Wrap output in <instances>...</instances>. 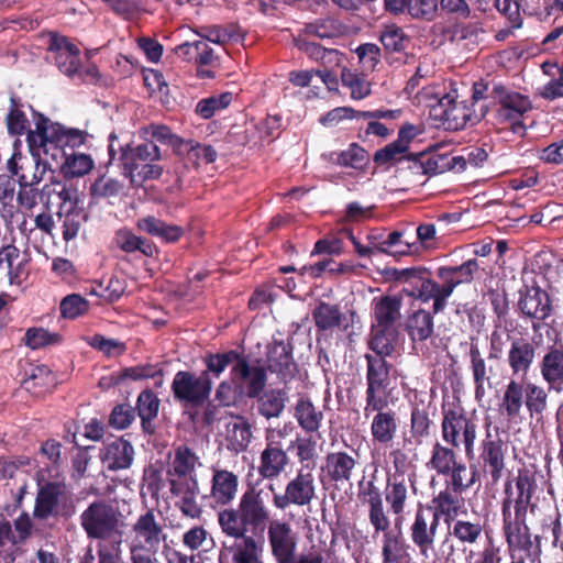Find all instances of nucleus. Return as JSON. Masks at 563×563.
<instances>
[{"label":"nucleus","instance_id":"32","mask_svg":"<svg viewBox=\"0 0 563 563\" xmlns=\"http://www.w3.org/2000/svg\"><path fill=\"white\" fill-rule=\"evenodd\" d=\"M134 539L132 542H142L147 549H158L164 540V529L156 520L153 510H147L141 515L132 526Z\"/></svg>","mask_w":563,"mask_h":563},{"label":"nucleus","instance_id":"60","mask_svg":"<svg viewBox=\"0 0 563 563\" xmlns=\"http://www.w3.org/2000/svg\"><path fill=\"white\" fill-rule=\"evenodd\" d=\"M135 417V409L130 404H118L112 408L108 423L115 430H125L134 422Z\"/></svg>","mask_w":563,"mask_h":563},{"label":"nucleus","instance_id":"55","mask_svg":"<svg viewBox=\"0 0 563 563\" xmlns=\"http://www.w3.org/2000/svg\"><path fill=\"white\" fill-rule=\"evenodd\" d=\"M124 189V183L118 178H95L90 185V195L95 199L119 197Z\"/></svg>","mask_w":563,"mask_h":563},{"label":"nucleus","instance_id":"42","mask_svg":"<svg viewBox=\"0 0 563 563\" xmlns=\"http://www.w3.org/2000/svg\"><path fill=\"white\" fill-rule=\"evenodd\" d=\"M479 269L476 258L465 261L460 265H444L438 267L435 276L438 279L448 282L454 290L462 284H471Z\"/></svg>","mask_w":563,"mask_h":563},{"label":"nucleus","instance_id":"50","mask_svg":"<svg viewBox=\"0 0 563 563\" xmlns=\"http://www.w3.org/2000/svg\"><path fill=\"white\" fill-rule=\"evenodd\" d=\"M243 389L238 385V380L231 376L230 379L220 382L214 389V397L211 399L217 408V421L219 420L220 408H230L236 406L241 399Z\"/></svg>","mask_w":563,"mask_h":563},{"label":"nucleus","instance_id":"35","mask_svg":"<svg viewBox=\"0 0 563 563\" xmlns=\"http://www.w3.org/2000/svg\"><path fill=\"white\" fill-rule=\"evenodd\" d=\"M375 533L383 532L382 563H408L410 560L409 544L401 531L395 532L390 527L386 530L374 529Z\"/></svg>","mask_w":563,"mask_h":563},{"label":"nucleus","instance_id":"37","mask_svg":"<svg viewBox=\"0 0 563 563\" xmlns=\"http://www.w3.org/2000/svg\"><path fill=\"white\" fill-rule=\"evenodd\" d=\"M100 457L110 471L126 470L132 465L134 448L128 440L117 438L104 446Z\"/></svg>","mask_w":563,"mask_h":563},{"label":"nucleus","instance_id":"63","mask_svg":"<svg viewBox=\"0 0 563 563\" xmlns=\"http://www.w3.org/2000/svg\"><path fill=\"white\" fill-rule=\"evenodd\" d=\"M233 99L231 92H223L220 96H212L207 99H202L196 107V112L203 119L211 118L217 110L224 109L228 107Z\"/></svg>","mask_w":563,"mask_h":563},{"label":"nucleus","instance_id":"26","mask_svg":"<svg viewBox=\"0 0 563 563\" xmlns=\"http://www.w3.org/2000/svg\"><path fill=\"white\" fill-rule=\"evenodd\" d=\"M358 499L368 506V520L373 529L386 530L390 527V520L384 507L380 489L374 481L360 482Z\"/></svg>","mask_w":563,"mask_h":563},{"label":"nucleus","instance_id":"5","mask_svg":"<svg viewBox=\"0 0 563 563\" xmlns=\"http://www.w3.org/2000/svg\"><path fill=\"white\" fill-rule=\"evenodd\" d=\"M53 199L58 205L57 217L62 223L63 240L68 243L75 240L84 223L89 219V214L79 206L80 197L76 188L68 187L59 180L53 178L51 185L43 187L42 201L46 210H51Z\"/></svg>","mask_w":563,"mask_h":563},{"label":"nucleus","instance_id":"20","mask_svg":"<svg viewBox=\"0 0 563 563\" xmlns=\"http://www.w3.org/2000/svg\"><path fill=\"white\" fill-rule=\"evenodd\" d=\"M468 355L475 399L481 401L486 397L487 389L492 388V379L498 376V365L496 362H488V356L483 355L476 339L471 340Z\"/></svg>","mask_w":563,"mask_h":563},{"label":"nucleus","instance_id":"54","mask_svg":"<svg viewBox=\"0 0 563 563\" xmlns=\"http://www.w3.org/2000/svg\"><path fill=\"white\" fill-rule=\"evenodd\" d=\"M143 131L146 135L151 136L150 141L169 145L177 156L184 155V147L187 146V140L174 134L168 126L152 124L144 128Z\"/></svg>","mask_w":563,"mask_h":563},{"label":"nucleus","instance_id":"14","mask_svg":"<svg viewBox=\"0 0 563 563\" xmlns=\"http://www.w3.org/2000/svg\"><path fill=\"white\" fill-rule=\"evenodd\" d=\"M364 358L366 361L365 404L389 400L393 390L390 388L393 364L369 353H366Z\"/></svg>","mask_w":563,"mask_h":563},{"label":"nucleus","instance_id":"62","mask_svg":"<svg viewBox=\"0 0 563 563\" xmlns=\"http://www.w3.org/2000/svg\"><path fill=\"white\" fill-rule=\"evenodd\" d=\"M483 528L479 522L456 520L453 525L452 536L462 543H476L482 536Z\"/></svg>","mask_w":563,"mask_h":563},{"label":"nucleus","instance_id":"7","mask_svg":"<svg viewBox=\"0 0 563 563\" xmlns=\"http://www.w3.org/2000/svg\"><path fill=\"white\" fill-rule=\"evenodd\" d=\"M265 533L275 563H325L321 553L300 554L297 558L298 534L286 520L274 519Z\"/></svg>","mask_w":563,"mask_h":563},{"label":"nucleus","instance_id":"16","mask_svg":"<svg viewBox=\"0 0 563 563\" xmlns=\"http://www.w3.org/2000/svg\"><path fill=\"white\" fill-rule=\"evenodd\" d=\"M492 93L499 103L498 120L509 122L515 133L523 134L525 125L520 119L532 108L529 99L520 93L507 91L501 85L494 86Z\"/></svg>","mask_w":563,"mask_h":563},{"label":"nucleus","instance_id":"2","mask_svg":"<svg viewBox=\"0 0 563 563\" xmlns=\"http://www.w3.org/2000/svg\"><path fill=\"white\" fill-rule=\"evenodd\" d=\"M537 357V346L526 338L514 339L507 352L511 377L505 385L499 410L509 422L522 419L525 407L531 417L542 415L548 408V393L536 383L527 380Z\"/></svg>","mask_w":563,"mask_h":563},{"label":"nucleus","instance_id":"64","mask_svg":"<svg viewBox=\"0 0 563 563\" xmlns=\"http://www.w3.org/2000/svg\"><path fill=\"white\" fill-rule=\"evenodd\" d=\"M408 151L394 141L374 154V162L379 165H390L407 158Z\"/></svg>","mask_w":563,"mask_h":563},{"label":"nucleus","instance_id":"33","mask_svg":"<svg viewBox=\"0 0 563 563\" xmlns=\"http://www.w3.org/2000/svg\"><path fill=\"white\" fill-rule=\"evenodd\" d=\"M357 465L356 457L345 451L330 452L324 457L322 471L332 483H345L352 479Z\"/></svg>","mask_w":563,"mask_h":563},{"label":"nucleus","instance_id":"12","mask_svg":"<svg viewBox=\"0 0 563 563\" xmlns=\"http://www.w3.org/2000/svg\"><path fill=\"white\" fill-rule=\"evenodd\" d=\"M67 495L68 487L64 481H51L38 485L33 518L45 521L59 515L70 517L75 512V508L73 505H66Z\"/></svg>","mask_w":563,"mask_h":563},{"label":"nucleus","instance_id":"13","mask_svg":"<svg viewBox=\"0 0 563 563\" xmlns=\"http://www.w3.org/2000/svg\"><path fill=\"white\" fill-rule=\"evenodd\" d=\"M286 433L280 429L267 428L265 448L260 455L258 475L264 479L277 478L288 466L290 459L283 446Z\"/></svg>","mask_w":563,"mask_h":563},{"label":"nucleus","instance_id":"1","mask_svg":"<svg viewBox=\"0 0 563 563\" xmlns=\"http://www.w3.org/2000/svg\"><path fill=\"white\" fill-rule=\"evenodd\" d=\"M217 520L221 532L234 540L229 548L232 563H263L265 532L274 521L268 493L249 486L235 506L217 511Z\"/></svg>","mask_w":563,"mask_h":563},{"label":"nucleus","instance_id":"52","mask_svg":"<svg viewBox=\"0 0 563 563\" xmlns=\"http://www.w3.org/2000/svg\"><path fill=\"white\" fill-rule=\"evenodd\" d=\"M454 449L455 448L445 446L440 442H435L432 446L431 457L428 466L431 470H434L439 475L446 476L459 462Z\"/></svg>","mask_w":563,"mask_h":563},{"label":"nucleus","instance_id":"31","mask_svg":"<svg viewBox=\"0 0 563 563\" xmlns=\"http://www.w3.org/2000/svg\"><path fill=\"white\" fill-rule=\"evenodd\" d=\"M48 52L52 54V58L55 60L58 69L67 76H71L77 73L80 59L79 48L70 43L68 38L64 36H52Z\"/></svg>","mask_w":563,"mask_h":563},{"label":"nucleus","instance_id":"41","mask_svg":"<svg viewBox=\"0 0 563 563\" xmlns=\"http://www.w3.org/2000/svg\"><path fill=\"white\" fill-rule=\"evenodd\" d=\"M252 439V426L244 416L236 415L235 420L225 426V442L230 452L234 454L245 452Z\"/></svg>","mask_w":563,"mask_h":563},{"label":"nucleus","instance_id":"17","mask_svg":"<svg viewBox=\"0 0 563 563\" xmlns=\"http://www.w3.org/2000/svg\"><path fill=\"white\" fill-rule=\"evenodd\" d=\"M501 518L503 534L510 556L516 551L529 554L534 542H537V547H540V536L532 538L530 527L527 523V516H514L512 511H508V508L505 507Z\"/></svg>","mask_w":563,"mask_h":563},{"label":"nucleus","instance_id":"57","mask_svg":"<svg viewBox=\"0 0 563 563\" xmlns=\"http://www.w3.org/2000/svg\"><path fill=\"white\" fill-rule=\"evenodd\" d=\"M379 41L387 52H401L406 48L408 37L399 26L390 24L382 30Z\"/></svg>","mask_w":563,"mask_h":563},{"label":"nucleus","instance_id":"10","mask_svg":"<svg viewBox=\"0 0 563 563\" xmlns=\"http://www.w3.org/2000/svg\"><path fill=\"white\" fill-rule=\"evenodd\" d=\"M485 426V437L478 448V468L496 485L503 478L507 467L508 443L501 438L498 427Z\"/></svg>","mask_w":563,"mask_h":563},{"label":"nucleus","instance_id":"24","mask_svg":"<svg viewBox=\"0 0 563 563\" xmlns=\"http://www.w3.org/2000/svg\"><path fill=\"white\" fill-rule=\"evenodd\" d=\"M410 161L411 173L416 175L438 176L449 170H453L456 174L466 172V161L463 156L420 154Z\"/></svg>","mask_w":563,"mask_h":563},{"label":"nucleus","instance_id":"30","mask_svg":"<svg viewBox=\"0 0 563 563\" xmlns=\"http://www.w3.org/2000/svg\"><path fill=\"white\" fill-rule=\"evenodd\" d=\"M29 263V254L21 253L14 244L0 246V271H5L11 285H21L27 278L26 266Z\"/></svg>","mask_w":563,"mask_h":563},{"label":"nucleus","instance_id":"18","mask_svg":"<svg viewBox=\"0 0 563 563\" xmlns=\"http://www.w3.org/2000/svg\"><path fill=\"white\" fill-rule=\"evenodd\" d=\"M389 400L365 404L364 416L368 418L374 413L371 423V435L374 443L380 445L390 444L398 431L397 412L390 408Z\"/></svg>","mask_w":563,"mask_h":563},{"label":"nucleus","instance_id":"28","mask_svg":"<svg viewBox=\"0 0 563 563\" xmlns=\"http://www.w3.org/2000/svg\"><path fill=\"white\" fill-rule=\"evenodd\" d=\"M518 308L525 317L538 322L547 320L552 313L550 296L539 286L527 288L520 294Z\"/></svg>","mask_w":563,"mask_h":563},{"label":"nucleus","instance_id":"56","mask_svg":"<svg viewBox=\"0 0 563 563\" xmlns=\"http://www.w3.org/2000/svg\"><path fill=\"white\" fill-rule=\"evenodd\" d=\"M89 308V301L79 294L67 295L59 303L60 314L71 320L86 314Z\"/></svg>","mask_w":563,"mask_h":563},{"label":"nucleus","instance_id":"23","mask_svg":"<svg viewBox=\"0 0 563 563\" xmlns=\"http://www.w3.org/2000/svg\"><path fill=\"white\" fill-rule=\"evenodd\" d=\"M435 408L423 401L413 405L410 413V435L404 438V449L411 451L422 445L432 433Z\"/></svg>","mask_w":563,"mask_h":563},{"label":"nucleus","instance_id":"27","mask_svg":"<svg viewBox=\"0 0 563 563\" xmlns=\"http://www.w3.org/2000/svg\"><path fill=\"white\" fill-rule=\"evenodd\" d=\"M539 369L549 390L563 391V343L547 347L539 362Z\"/></svg>","mask_w":563,"mask_h":563},{"label":"nucleus","instance_id":"46","mask_svg":"<svg viewBox=\"0 0 563 563\" xmlns=\"http://www.w3.org/2000/svg\"><path fill=\"white\" fill-rule=\"evenodd\" d=\"M398 339L397 329L382 328L372 325L368 349L373 351L372 356L386 357L391 356L395 351V345Z\"/></svg>","mask_w":563,"mask_h":563},{"label":"nucleus","instance_id":"48","mask_svg":"<svg viewBox=\"0 0 563 563\" xmlns=\"http://www.w3.org/2000/svg\"><path fill=\"white\" fill-rule=\"evenodd\" d=\"M433 314V311L419 309L408 317L406 331L412 341H426L432 336L434 330Z\"/></svg>","mask_w":563,"mask_h":563},{"label":"nucleus","instance_id":"39","mask_svg":"<svg viewBox=\"0 0 563 563\" xmlns=\"http://www.w3.org/2000/svg\"><path fill=\"white\" fill-rule=\"evenodd\" d=\"M136 228L154 238L162 240L165 243L178 242L185 233L183 227L170 224L154 216H146L137 219Z\"/></svg>","mask_w":563,"mask_h":563},{"label":"nucleus","instance_id":"25","mask_svg":"<svg viewBox=\"0 0 563 563\" xmlns=\"http://www.w3.org/2000/svg\"><path fill=\"white\" fill-rule=\"evenodd\" d=\"M239 488V477L228 470H213L210 487L211 507L223 509L233 507Z\"/></svg>","mask_w":563,"mask_h":563},{"label":"nucleus","instance_id":"51","mask_svg":"<svg viewBox=\"0 0 563 563\" xmlns=\"http://www.w3.org/2000/svg\"><path fill=\"white\" fill-rule=\"evenodd\" d=\"M255 399L258 415L266 419L278 418L285 409L287 394L284 389H271Z\"/></svg>","mask_w":563,"mask_h":563},{"label":"nucleus","instance_id":"4","mask_svg":"<svg viewBox=\"0 0 563 563\" xmlns=\"http://www.w3.org/2000/svg\"><path fill=\"white\" fill-rule=\"evenodd\" d=\"M385 276L389 280L402 283L404 291L407 295L417 297L422 302L432 301L433 313L442 312L448 305V299L453 294L448 282L432 279L431 272L422 266L401 269L387 268Z\"/></svg>","mask_w":563,"mask_h":563},{"label":"nucleus","instance_id":"44","mask_svg":"<svg viewBox=\"0 0 563 563\" xmlns=\"http://www.w3.org/2000/svg\"><path fill=\"white\" fill-rule=\"evenodd\" d=\"M299 427L307 433L318 432L324 419L323 412L307 397H300L294 408Z\"/></svg>","mask_w":563,"mask_h":563},{"label":"nucleus","instance_id":"43","mask_svg":"<svg viewBox=\"0 0 563 563\" xmlns=\"http://www.w3.org/2000/svg\"><path fill=\"white\" fill-rule=\"evenodd\" d=\"M385 500L393 515L398 517L405 512L408 500V484L402 474H394L387 478Z\"/></svg>","mask_w":563,"mask_h":563},{"label":"nucleus","instance_id":"53","mask_svg":"<svg viewBox=\"0 0 563 563\" xmlns=\"http://www.w3.org/2000/svg\"><path fill=\"white\" fill-rule=\"evenodd\" d=\"M197 463L198 456L195 452L187 445H179L175 450L172 470L168 471V475H176L179 478L189 476L190 478L196 475L195 468Z\"/></svg>","mask_w":563,"mask_h":563},{"label":"nucleus","instance_id":"36","mask_svg":"<svg viewBox=\"0 0 563 563\" xmlns=\"http://www.w3.org/2000/svg\"><path fill=\"white\" fill-rule=\"evenodd\" d=\"M432 516L440 522L443 518L445 523L453 521L464 508V499L462 494H457L451 487L445 486L437 496L431 500Z\"/></svg>","mask_w":563,"mask_h":563},{"label":"nucleus","instance_id":"29","mask_svg":"<svg viewBox=\"0 0 563 563\" xmlns=\"http://www.w3.org/2000/svg\"><path fill=\"white\" fill-rule=\"evenodd\" d=\"M517 495L515 498H504L501 501V511L505 507L512 511L514 516H528V509L533 512L536 504H532V497L536 488L534 479L528 472H519L515 478Z\"/></svg>","mask_w":563,"mask_h":563},{"label":"nucleus","instance_id":"34","mask_svg":"<svg viewBox=\"0 0 563 563\" xmlns=\"http://www.w3.org/2000/svg\"><path fill=\"white\" fill-rule=\"evenodd\" d=\"M161 400L157 395L151 389L145 388L142 390L137 398L135 407V415L141 420L142 432L146 435L156 433L155 420L158 416Z\"/></svg>","mask_w":563,"mask_h":563},{"label":"nucleus","instance_id":"47","mask_svg":"<svg viewBox=\"0 0 563 563\" xmlns=\"http://www.w3.org/2000/svg\"><path fill=\"white\" fill-rule=\"evenodd\" d=\"M312 320L318 332H327L341 327L344 316L338 305L320 301L312 310Z\"/></svg>","mask_w":563,"mask_h":563},{"label":"nucleus","instance_id":"40","mask_svg":"<svg viewBox=\"0 0 563 563\" xmlns=\"http://www.w3.org/2000/svg\"><path fill=\"white\" fill-rule=\"evenodd\" d=\"M113 243L118 249L128 254L140 252L146 257H154L159 253L158 247L152 241L136 235L129 228L117 230L113 236Z\"/></svg>","mask_w":563,"mask_h":563},{"label":"nucleus","instance_id":"6","mask_svg":"<svg viewBox=\"0 0 563 563\" xmlns=\"http://www.w3.org/2000/svg\"><path fill=\"white\" fill-rule=\"evenodd\" d=\"M80 526L87 537L96 540H121L124 520L118 507L106 500H95L80 515Z\"/></svg>","mask_w":563,"mask_h":563},{"label":"nucleus","instance_id":"8","mask_svg":"<svg viewBox=\"0 0 563 563\" xmlns=\"http://www.w3.org/2000/svg\"><path fill=\"white\" fill-rule=\"evenodd\" d=\"M313 466L307 465L300 467L294 477L285 485L283 493H275L274 485L268 486L273 492V505L278 510L287 508L308 507L317 497V484L313 475Z\"/></svg>","mask_w":563,"mask_h":563},{"label":"nucleus","instance_id":"21","mask_svg":"<svg viewBox=\"0 0 563 563\" xmlns=\"http://www.w3.org/2000/svg\"><path fill=\"white\" fill-rule=\"evenodd\" d=\"M292 352L294 345L290 341L274 340L267 345L266 371L276 374L284 383L292 380L298 374V365L294 360Z\"/></svg>","mask_w":563,"mask_h":563},{"label":"nucleus","instance_id":"45","mask_svg":"<svg viewBox=\"0 0 563 563\" xmlns=\"http://www.w3.org/2000/svg\"><path fill=\"white\" fill-rule=\"evenodd\" d=\"M446 476V486L457 494H463L481 481V470L476 464L467 467L465 463L459 461Z\"/></svg>","mask_w":563,"mask_h":563},{"label":"nucleus","instance_id":"58","mask_svg":"<svg viewBox=\"0 0 563 563\" xmlns=\"http://www.w3.org/2000/svg\"><path fill=\"white\" fill-rule=\"evenodd\" d=\"M13 527L15 533L11 530V544L18 545L25 543L33 534L38 532L29 512L22 511L20 516L14 519Z\"/></svg>","mask_w":563,"mask_h":563},{"label":"nucleus","instance_id":"49","mask_svg":"<svg viewBox=\"0 0 563 563\" xmlns=\"http://www.w3.org/2000/svg\"><path fill=\"white\" fill-rule=\"evenodd\" d=\"M241 358H243V355L235 350L207 353L202 358L206 368L200 374L207 375V378L213 380V378H219L230 364H238Z\"/></svg>","mask_w":563,"mask_h":563},{"label":"nucleus","instance_id":"22","mask_svg":"<svg viewBox=\"0 0 563 563\" xmlns=\"http://www.w3.org/2000/svg\"><path fill=\"white\" fill-rule=\"evenodd\" d=\"M231 376L238 380V385L243 389L242 396L250 399H255L265 391L268 379L266 367L252 366L244 355L238 364H233Z\"/></svg>","mask_w":563,"mask_h":563},{"label":"nucleus","instance_id":"19","mask_svg":"<svg viewBox=\"0 0 563 563\" xmlns=\"http://www.w3.org/2000/svg\"><path fill=\"white\" fill-rule=\"evenodd\" d=\"M440 522L432 516V508L419 504L413 520L409 527L412 544L422 558L428 559L434 550V541Z\"/></svg>","mask_w":563,"mask_h":563},{"label":"nucleus","instance_id":"59","mask_svg":"<svg viewBox=\"0 0 563 563\" xmlns=\"http://www.w3.org/2000/svg\"><path fill=\"white\" fill-rule=\"evenodd\" d=\"M87 343L95 350L100 351L107 357L123 355L126 351L124 342L118 339H107L102 334H95L87 340Z\"/></svg>","mask_w":563,"mask_h":563},{"label":"nucleus","instance_id":"9","mask_svg":"<svg viewBox=\"0 0 563 563\" xmlns=\"http://www.w3.org/2000/svg\"><path fill=\"white\" fill-rule=\"evenodd\" d=\"M35 131H30L27 136V145L33 155H38V151L43 148L44 153H48L47 145H52L54 150L59 148L54 145L62 143L77 146L84 143L85 134L79 130H65L59 123L52 122L48 118L35 112Z\"/></svg>","mask_w":563,"mask_h":563},{"label":"nucleus","instance_id":"3","mask_svg":"<svg viewBox=\"0 0 563 563\" xmlns=\"http://www.w3.org/2000/svg\"><path fill=\"white\" fill-rule=\"evenodd\" d=\"M212 388L211 378L192 371L176 372L170 385L174 401L189 413L192 421L201 411V422L206 427L217 421V408L211 401Z\"/></svg>","mask_w":563,"mask_h":563},{"label":"nucleus","instance_id":"15","mask_svg":"<svg viewBox=\"0 0 563 563\" xmlns=\"http://www.w3.org/2000/svg\"><path fill=\"white\" fill-rule=\"evenodd\" d=\"M163 158L158 145L153 141H146L143 144L131 148L122 154V161L126 170L125 176H161L165 170L157 162Z\"/></svg>","mask_w":563,"mask_h":563},{"label":"nucleus","instance_id":"11","mask_svg":"<svg viewBox=\"0 0 563 563\" xmlns=\"http://www.w3.org/2000/svg\"><path fill=\"white\" fill-rule=\"evenodd\" d=\"M441 431L442 439L448 445L459 449L463 444L466 457L474 459L477 424L472 418L463 411L444 410Z\"/></svg>","mask_w":563,"mask_h":563},{"label":"nucleus","instance_id":"61","mask_svg":"<svg viewBox=\"0 0 563 563\" xmlns=\"http://www.w3.org/2000/svg\"><path fill=\"white\" fill-rule=\"evenodd\" d=\"M217 156V152L211 145H201L194 140H187V146L184 147L183 157L195 164L199 161L211 164L216 161Z\"/></svg>","mask_w":563,"mask_h":563},{"label":"nucleus","instance_id":"38","mask_svg":"<svg viewBox=\"0 0 563 563\" xmlns=\"http://www.w3.org/2000/svg\"><path fill=\"white\" fill-rule=\"evenodd\" d=\"M402 299L398 296L385 295L373 299V317L375 327L396 329V322L400 319Z\"/></svg>","mask_w":563,"mask_h":563}]
</instances>
